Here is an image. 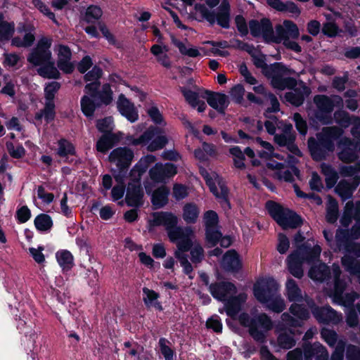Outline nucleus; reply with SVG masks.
I'll return each mask as SVG.
<instances>
[{
    "label": "nucleus",
    "mask_w": 360,
    "mask_h": 360,
    "mask_svg": "<svg viewBox=\"0 0 360 360\" xmlns=\"http://www.w3.org/2000/svg\"><path fill=\"white\" fill-rule=\"evenodd\" d=\"M310 309L313 316L320 323L338 325L342 321V314L333 309L330 306L319 307L314 304Z\"/></svg>",
    "instance_id": "dca6fc26"
},
{
    "label": "nucleus",
    "mask_w": 360,
    "mask_h": 360,
    "mask_svg": "<svg viewBox=\"0 0 360 360\" xmlns=\"http://www.w3.org/2000/svg\"><path fill=\"white\" fill-rule=\"evenodd\" d=\"M56 257L63 271H68L73 266V256L70 252L60 250L56 252Z\"/></svg>",
    "instance_id": "c03bdc74"
},
{
    "label": "nucleus",
    "mask_w": 360,
    "mask_h": 360,
    "mask_svg": "<svg viewBox=\"0 0 360 360\" xmlns=\"http://www.w3.org/2000/svg\"><path fill=\"white\" fill-rule=\"evenodd\" d=\"M113 92L108 83L103 84L101 91L96 94V98H94L97 103L102 105H109L112 101Z\"/></svg>",
    "instance_id": "a19ab883"
},
{
    "label": "nucleus",
    "mask_w": 360,
    "mask_h": 360,
    "mask_svg": "<svg viewBox=\"0 0 360 360\" xmlns=\"http://www.w3.org/2000/svg\"><path fill=\"white\" fill-rule=\"evenodd\" d=\"M339 216L338 204L335 199L329 196L327 202L326 218L328 223L334 224Z\"/></svg>",
    "instance_id": "79ce46f5"
},
{
    "label": "nucleus",
    "mask_w": 360,
    "mask_h": 360,
    "mask_svg": "<svg viewBox=\"0 0 360 360\" xmlns=\"http://www.w3.org/2000/svg\"><path fill=\"white\" fill-rule=\"evenodd\" d=\"M186 249L187 248H186L185 246H181L180 250H175L174 256L179 260L181 266L183 267L184 274L188 275L190 278H193L191 273L193 269L188 259V255L186 252L188 250H186Z\"/></svg>",
    "instance_id": "e433bc0d"
},
{
    "label": "nucleus",
    "mask_w": 360,
    "mask_h": 360,
    "mask_svg": "<svg viewBox=\"0 0 360 360\" xmlns=\"http://www.w3.org/2000/svg\"><path fill=\"white\" fill-rule=\"evenodd\" d=\"M314 117L323 125L331 124L333 122L332 112L316 109L314 112Z\"/></svg>",
    "instance_id": "0e129e2a"
},
{
    "label": "nucleus",
    "mask_w": 360,
    "mask_h": 360,
    "mask_svg": "<svg viewBox=\"0 0 360 360\" xmlns=\"http://www.w3.org/2000/svg\"><path fill=\"white\" fill-rule=\"evenodd\" d=\"M143 191L140 183L132 182L128 184L125 201L129 207H139L143 204Z\"/></svg>",
    "instance_id": "a878e982"
},
{
    "label": "nucleus",
    "mask_w": 360,
    "mask_h": 360,
    "mask_svg": "<svg viewBox=\"0 0 360 360\" xmlns=\"http://www.w3.org/2000/svg\"><path fill=\"white\" fill-rule=\"evenodd\" d=\"M360 183V178H354L352 182L347 180H341L336 186L335 193L345 201L352 197L353 193Z\"/></svg>",
    "instance_id": "cd10ccee"
},
{
    "label": "nucleus",
    "mask_w": 360,
    "mask_h": 360,
    "mask_svg": "<svg viewBox=\"0 0 360 360\" xmlns=\"http://www.w3.org/2000/svg\"><path fill=\"white\" fill-rule=\"evenodd\" d=\"M309 276L316 281L323 282L332 279L334 283L333 266L330 270L329 267L323 263H320L319 265L312 266L309 271Z\"/></svg>",
    "instance_id": "c85d7f7f"
},
{
    "label": "nucleus",
    "mask_w": 360,
    "mask_h": 360,
    "mask_svg": "<svg viewBox=\"0 0 360 360\" xmlns=\"http://www.w3.org/2000/svg\"><path fill=\"white\" fill-rule=\"evenodd\" d=\"M266 207L271 217L284 229H295L301 224L298 215L273 201H268Z\"/></svg>",
    "instance_id": "9b49d317"
},
{
    "label": "nucleus",
    "mask_w": 360,
    "mask_h": 360,
    "mask_svg": "<svg viewBox=\"0 0 360 360\" xmlns=\"http://www.w3.org/2000/svg\"><path fill=\"white\" fill-rule=\"evenodd\" d=\"M278 289V283L273 278H268L261 283L255 285L254 295L257 300L265 304L277 292Z\"/></svg>",
    "instance_id": "6ab92c4d"
},
{
    "label": "nucleus",
    "mask_w": 360,
    "mask_h": 360,
    "mask_svg": "<svg viewBox=\"0 0 360 360\" xmlns=\"http://www.w3.org/2000/svg\"><path fill=\"white\" fill-rule=\"evenodd\" d=\"M169 189L162 186L156 189L152 195V203L157 208L162 207L168 202Z\"/></svg>",
    "instance_id": "4c0bfd02"
},
{
    "label": "nucleus",
    "mask_w": 360,
    "mask_h": 360,
    "mask_svg": "<svg viewBox=\"0 0 360 360\" xmlns=\"http://www.w3.org/2000/svg\"><path fill=\"white\" fill-rule=\"evenodd\" d=\"M201 97L206 99L208 105L219 113L225 114V110L229 104L228 96L226 94L210 90H205Z\"/></svg>",
    "instance_id": "aec40b11"
},
{
    "label": "nucleus",
    "mask_w": 360,
    "mask_h": 360,
    "mask_svg": "<svg viewBox=\"0 0 360 360\" xmlns=\"http://www.w3.org/2000/svg\"><path fill=\"white\" fill-rule=\"evenodd\" d=\"M252 61L255 66L262 70L263 74L268 78H271V85L273 88L283 91L285 89H292L297 86L296 79L292 77H284L283 75L290 74L292 70L289 69L283 63L276 62L271 65H268L265 60V56H257L254 52L252 55Z\"/></svg>",
    "instance_id": "7ed1b4c3"
},
{
    "label": "nucleus",
    "mask_w": 360,
    "mask_h": 360,
    "mask_svg": "<svg viewBox=\"0 0 360 360\" xmlns=\"http://www.w3.org/2000/svg\"><path fill=\"white\" fill-rule=\"evenodd\" d=\"M276 39H273V43L280 44L283 39H297L300 36V32L297 25L293 21L285 20L283 21V27L278 25L276 27Z\"/></svg>",
    "instance_id": "5701e85b"
},
{
    "label": "nucleus",
    "mask_w": 360,
    "mask_h": 360,
    "mask_svg": "<svg viewBox=\"0 0 360 360\" xmlns=\"http://www.w3.org/2000/svg\"><path fill=\"white\" fill-rule=\"evenodd\" d=\"M341 32L342 30L335 22H326L323 23L321 32L328 37H335Z\"/></svg>",
    "instance_id": "4d7b16f0"
},
{
    "label": "nucleus",
    "mask_w": 360,
    "mask_h": 360,
    "mask_svg": "<svg viewBox=\"0 0 360 360\" xmlns=\"http://www.w3.org/2000/svg\"><path fill=\"white\" fill-rule=\"evenodd\" d=\"M337 158H359L356 154V143L355 140L344 136L338 141Z\"/></svg>",
    "instance_id": "bb28decb"
},
{
    "label": "nucleus",
    "mask_w": 360,
    "mask_h": 360,
    "mask_svg": "<svg viewBox=\"0 0 360 360\" xmlns=\"http://www.w3.org/2000/svg\"><path fill=\"white\" fill-rule=\"evenodd\" d=\"M222 267L228 271H238L242 266L238 254L234 250H230L224 255Z\"/></svg>",
    "instance_id": "473e14b6"
},
{
    "label": "nucleus",
    "mask_w": 360,
    "mask_h": 360,
    "mask_svg": "<svg viewBox=\"0 0 360 360\" xmlns=\"http://www.w3.org/2000/svg\"><path fill=\"white\" fill-rule=\"evenodd\" d=\"M37 72L40 77L45 79H58L60 78V73L52 60L39 67Z\"/></svg>",
    "instance_id": "f704fd0d"
},
{
    "label": "nucleus",
    "mask_w": 360,
    "mask_h": 360,
    "mask_svg": "<svg viewBox=\"0 0 360 360\" xmlns=\"http://www.w3.org/2000/svg\"><path fill=\"white\" fill-rule=\"evenodd\" d=\"M180 91L184 96L185 101L193 108H195L198 105L199 99L198 93L192 91L185 86H180Z\"/></svg>",
    "instance_id": "6e6d98bb"
},
{
    "label": "nucleus",
    "mask_w": 360,
    "mask_h": 360,
    "mask_svg": "<svg viewBox=\"0 0 360 360\" xmlns=\"http://www.w3.org/2000/svg\"><path fill=\"white\" fill-rule=\"evenodd\" d=\"M189 250H191L190 253L193 263L199 264L202 261L205 257L204 250L196 240L194 239L192 241V246Z\"/></svg>",
    "instance_id": "864d4df0"
},
{
    "label": "nucleus",
    "mask_w": 360,
    "mask_h": 360,
    "mask_svg": "<svg viewBox=\"0 0 360 360\" xmlns=\"http://www.w3.org/2000/svg\"><path fill=\"white\" fill-rule=\"evenodd\" d=\"M117 108L120 113L130 122L133 123L138 120L139 114L134 104L123 94L118 96Z\"/></svg>",
    "instance_id": "b1692460"
},
{
    "label": "nucleus",
    "mask_w": 360,
    "mask_h": 360,
    "mask_svg": "<svg viewBox=\"0 0 360 360\" xmlns=\"http://www.w3.org/2000/svg\"><path fill=\"white\" fill-rule=\"evenodd\" d=\"M266 207L271 217L284 229H295L301 224L298 215L273 201H268Z\"/></svg>",
    "instance_id": "9d476101"
},
{
    "label": "nucleus",
    "mask_w": 360,
    "mask_h": 360,
    "mask_svg": "<svg viewBox=\"0 0 360 360\" xmlns=\"http://www.w3.org/2000/svg\"><path fill=\"white\" fill-rule=\"evenodd\" d=\"M32 5L37 8L41 13L46 15L49 19L56 25H59L58 21L56 18L54 13H53L49 6L46 5L41 0H32Z\"/></svg>",
    "instance_id": "5fc2aeb1"
},
{
    "label": "nucleus",
    "mask_w": 360,
    "mask_h": 360,
    "mask_svg": "<svg viewBox=\"0 0 360 360\" xmlns=\"http://www.w3.org/2000/svg\"><path fill=\"white\" fill-rule=\"evenodd\" d=\"M58 153L60 156L72 155H75V148L71 142L65 139H61L58 141Z\"/></svg>",
    "instance_id": "052dcab7"
},
{
    "label": "nucleus",
    "mask_w": 360,
    "mask_h": 360,
    "mask_svg": "<svg viewBox=\"0 0 360 360\" xmlns=\"http://www.w3.org/2000/svg\"><path fill=\"white\" fill-rule=\"evenodd\" d=\"M195 9L199 12L202 18L206 20L210 25L215 22L224 29L230 27L231 6L228 0H223L218 7L217 13L210 11L204 4H196Z\"/></svg>",
    "instance_id": "6e6552de"
},
{
    "label": "nucleus",
    "mask_w": 360,
    "mask_h": 360,
    "mask_svg": "<svg viewBox=\"0 0 360 360\" xmlns=\"http://www.w3.org/2000/svg\"><path fill=\"white\" fill-rule=\"evenodd\" d=\"M52 39L47 37H42L39 39L36 46L31 51L27 57V61L34 67H40L52 59L50 50Z\"/></svg>",
    "instance_id": "f8f14e48"
},
{
    "label": "nucleus",
    "mask_w": 360,
    "mask_h": 360,
    "mask_svg": "<svg viewBox=\"0 0 360 360\" xmlns=\"http://www.w3.org/2000/svg\"><path fill=\"white\" fill-rule=\"evenodd\" d=\"M160 350L165 360H174L175 352L168 345L169 342L165 338H161L158 342Z\"/></svg>",
    "instance_id": "13d9d810"
},
{
    "label": "nucleus",
    "mask_w": 360,
    "mask_h": 360,
    "mask_svg": "<svg viewBox=\"0 0 360 360\" xmlns=\"http://www.w3.org/2000/svg\"><path fill=\"white\" fill-rule=\"evenodd\" d=\"M209 290L213 297L221 302H225L236 292V286L230 282L212 283Z\"/></svg>",
    "instance_id": "4be33fe9"
},
{
    "label": "nucleus",
    "mask_w": 360,
    "mask_h": 360,
    "mask_svg": "<svg viewBox=\"0 0 360 360\" xmlns=\"http://www.w3.org/2000/svg\"><path fill=\"white\" fill-rule=\"evenodd\" d=\"M247 300L245 293H240L237 296H231L224 304V309L229 316L234 318L241 309V306Z\"/></svg>",
    "instance_id": "c756f323"
},
{
    "label": "nucleus",
    "mask_w": 360,
    "mask_h": 360,
    "mask_svg": "<svg viewBox=\"0 0 360 360\" xmlns=\"http://www.w3.org/2000/svg\"><path fill=\"white\" fill-rule=\"evenodd\" d=\"M1 18L2 15H0V41H8L15 32V25Z\"/></svg>",
    "instance_id": "49530a36"
},
{
    "label": "nucleus",
    "mask_w": 360,
    "mask_h": 360,
    "mask_svg": "<svg viewBox=\"0 0 360 360\" xmlns=\"http://www.w3.org/2000/svg\"><path fill=\"white\" fill-rule=\"evenodd\" d=\"M335 122L342 128H347L353 121L352 115L342 109L336 110L333 114Z\"/></svg>",
    "instance_id": "8fccbe9b"
},
{
    "label": "nucleus",
    "mask_w": 360,
    "mask_h": 360,
    "mask_svg": "<svg viewBox=\"0 0 360 360\" xmlns=\"http://www.w3.org/2000/svg\"><path fill=\"white\" fill-rule=\"evenodd\" d=\"M162 130L156 126H150L138 138L129 136L127 139L129 145L140 146L143 150L141 158H156L152 154H145V151L153 153L165 148L169 143L167 136L162 135Z\"/></svg>",
    "instance_id": "20e7f679"
},
{
    "label": "nucleus",
    "mask_w": 360,
    "mask_h": 360,
    "mask_svg": "<svg viewBox=\"0 0 360 360\" xmlns=\"http://www.w3.org/2000/svg\"><path fill=\"white\" fill-rule=\"evenodd\" d=\"M321 338L325 342L331 347L338 345V334L335 331L328 328H323L321 330Z\"/></svg>",
    "instance_id": "e2e57ef3"
},
{
    "label": "nucleus",
    "mask_w": 360,
    "mask_h": 360,
    "mask_svg": "<svg viewBox=\"0 0 360 360\" xmlns=\"http://www.w3.org/2000/svg\"><path fill=\"white\" fill-rule=\"evenodd\" d=\"M301 87L297 88L296 86L290 90L293 91L286 92L285 94V98L286 101L295 107L301 106L305 100V97L311 94L310 88L306 85L305 83L301 82Z\"/></svg>",
    "instance_id": "393cba45"
},
{
    "label": "nucleus",
    "mask_w": 360,
    "mask_h": 360,
    "mask_svg": "<svg viewBox=\"0 0 360 360\" xmlns=\"http://www.w3.org/2000/svg\"><path fill=\"white\" fill-rule=\"evenodd\" d=\"M80 105L82 113L89 118L92 117L95 110L101 107V103H97L96 100H93L86 95L81 98Z\"/></svg>",
    "instance_id": "c9c22d12"
},
{
    "label": "nucleus",
    "mask_w": 360,
    "mask_h": 360,
    "mask_svg": "<svg viewBox=\"0 0 360 360\" xmlns=\"http://www.w3.org/2000/svg\"><path fill=\"white\" fill-rule=\"evenodd\" d=\"M143 301L148 308L155 307L159 310L162 309L161 304L158 300L160 297L158 292L148 288H143Z\"/></svg>",
    "instance_id": "58836bf2"
},
{
    "label": "nucleus",
    "mask_w": 360,
    "mask_h": 360,
    "mask_svg": "<svg viewBox=\"0 0 360 360\" xmlns=\"http://www.w3.org/2000/svg\"><path fill=\"white\" fill-rule=\"evenodd\" d=\"M120 141V136L114 133L103 134L96 143V150L98 152L105 153L112 148Z\"/></svg>",
    "instance_id": "72a5a7b5"
},
{
    "label": "nucleus",
    "mask_w": 360,
    "mask_h": 360,
    "mask_svg": "<svg viewBox=\"0 0 360 360\" xmlns=\"http://www.w3.org/2000/svg\"><path fill=\"white\" fill-rule=\"evenodd\" d=\"M266 166L269 169L274 171V176L278 180H283L287 182H292L294 176L300 177V171L294 165L283 164L276 162L274 159H269Z\"/></svg>",
    "instance_id": "4468645a"
},
{
    "label": "nucleus",
    "mask_w": 360,
    "mask_h": 360,
    "mask_svg": "<svg viewBox=\"0 0 360 360\" xmlns=\"http://www.w3.org/2000/svg\"><path fill=\"white\" fill-rule=\"evenodd\" d=\"M314 103L316 108L321 110L333 112L335 108V102L329 96L323 94H318L314 97Z\"/></svg>",
    "instance_id": "ea45409f"
},
{
    "label": "nucleus",
    "mask_w": 360,
    "mask_h": 360,
    "mask_svg": "<svg viewBox=\"0 0 360 360\" xmlns=\"http://www.w3.org/2000/svg\"><path fill=\"white\" fill-rule=\"evenodd\" d=\"M103 15L102 9L98 6L91 5L86 11L85 20L90 23L94 20H98Z\"/></svg>",
    "instance_id": "680f3d73"
},
{
    "label": "nucleus",
    "mask_w": 360,
    "mask_h": 360,
    "mask_svg": "<svg viewBox=\"0 0 360 360\" xmlns=\"http://www.w3.org/2000/svg\"><path fill=\"white\" fill-rule=\"evenodd\" d=\"M240 323L249 328V333L257 342H263L265 340L266 333L273 327L271 319L265 314H260L250 318L246 313L239 315Z\"/></svg>",
    "instance_id": "0eeeda50"
},
{
    "label": "nucleus",
    "mask_w": 360,
    "mask_h": 360,
    "mask_svg": "<svg viewBox=\"0 0 360 360\" xmlns=\"http://www.w3.org/2000/svg\"><path fill=\"white\" fill-rule=\"evenodd\" d=\"M333 278H334V290L331 297L333 303L342 305L345 307H351L353 305L359 295L356 292H352L343 295L346 288L347 283L345 278H341V270L338 264H333Z\"/></svg>",
    "instance_id": "1a4fd4ad"
},
{
    "label": "nucleus",
    "mask_w": 360,
    "mask_h": 360,
    "mask_svg": "<svg viewBox=\"0 0 360 360\" xmlns=\"http://www.w3.org/2000/svg\"><path fill=\"white\" fill-rule=\"evenodd\" d=\"M199 210L193 203H187L183 208V219L187 224H194L199 216Z\"/></svg>",
    "instance_id": "37998d69"
},
{
    "label": "nucleus",
    "mask_w": 360,
    "mask_h": 360,
    "mask_svg": "<svg viewBox=\"0 0 360 360\" xmlns=\"http://www.w3.org/2000/svg\"><path fill=\"white\" fill-rule=\"evenodd\" d=\"M172 43L179 49L181 54L188 56L192 58H196L200 55V51L196 48L187 49L186 45L179 39H176L174 35H171Z\"/></svg>",
    "instance_id": "de8ad7c7"
},
{
    "label": "nucleus",
    "mask_w": 360,
    "mask_h": 360,
    "mask_svg": "<svg viewBox=\"0 0 360 360\" xmlns=\"http://www.w3.org/2000/svg\"><path fill=\"white\" fill-rule=\"evenodd\" d=\"M208 159H200L199 171L206 184L208 186L210 192L216 197L221 206L226 209L231 207L229 200V191L222 177L217 172L212 171L209 172L203 166L207 164Z\"/></svg>",
    "instance_id": "423d86ee"
},
{
    "label": "nucleus",
    "mask_w": 360,
    "mask_h": 360,
    "mask_svg": "<svg viewBox=\"0 0 360 360\" xmlns=\"http://www.w3.org/2000/svg\"><path fill=\"white\" fill-rule=\"evenodd\" d=\"M342 130L337 127H323L316 134V138L309 137L307 140L311 158H326L328 153L335 150V140L342 134Z\"/></svg>",
    "instance_id": "39448f33"
},
{
    "label": "nucleus",
    "mask_w": 360,
    "mask_h": 360,
    "mask_svg": "<svg viewBox=\"0 0 360 360\" xmlns=\"http://www.w3.org/2000/svg\"><path fill=\"white\" fill-rule=\"evenodd\" d=\"M60 83L53 81L46 84L44 91L46 102L54 103L56 94L60 89Z\"/></svg>",
    "instance_id": "603ef678"
},
{
    "label": "nucleus",
    "mask_w": 360,
    "mask_h": 360,
    "mask_svg": "<svg viewBox=\"0 0 360 360\" xmlns=\"http://www.w3.org/2000/svg\"><path fill=\"white\" fill-rule=\"evenodd\" d=\"M177 173L176 167L172 163H157L149 170L150 179L155 183H166Z\"/></svg>",
    "instance_id": "f3484780"
},
{
    "label": "nucleus",
    "mask_w": 360,
    "mask_h": 360,
    "mask_svg": "<svg viewBox=\"0 0 360 360\" xmlns=\"http://www.w3.org/2000/svg\"><path fill=\"white\" fill-rule=\"evenodd\" d=\"M285 289L286 296L290 302H295L294 304H297L302 307H303L302 304H300L298 302H304L309 308H312V307L314 305V302L312 299L309 298L307 295H302L300 288L298 287L296 282L293 279L289 278L285 284ZM305 309L307 308L305 307Z\"/></svg>",
    "instance_id": "412c9836"
},
{
    "label": "nucleus",
    "mask_w": 360,
    "mask_h": 360,
    "mask_svg": "<svg viewBox=\"0 0 360 360\" xmlns=\"http://www.w3.org/2000/svg\"><path fill=\"white\" fill-rule=\"evenodd\" d=\"M265 304H266V307L269 309L276 313L283 311L285 308L284 300L281 297V295L278 294L277 292L273 295Z\"/></svg>",
    "instance_id": "09e8293b"
},
{
    "label": "nucleus",
    "mask_w": 360,
    "mask_h": 360,
    "mask_svg": "<svg viewBox=\"0 0 360 360\" xmlns=\"http://www.w3.org/2000/svg\"><path fill=\"white\" fill-rule=\"evenodd\" d=\"M304 356L305 360H328L329 355L326 348L319 342H314L312 345L304 349Z\"/></svg>",
    "instance_id": "2f4dec72"
},
{
    "label": "nucleus",
    "mask_w": 360,
    "mask_h": 360,
    "mask_svg": "<svg viewBox=\"0 0 360 360\" xmlns=\"http://www.w3.org/2000/svg\"><path fill=\"white\" fill-rule=\"evenodd\" d=\"M307 252L302 248H297L288 257V270L293 276L297 278H301L303 276L302 264L304 262L310 263V260L305 257Z\"/></svg>",
    "instance_id": "a211bd4d"
},
{
    "label": "nucleus",
    "mask_w": 360,
    "mask_h": 360,
    "mask_svg": "<svg viewBox=\"0 0 360 360\" xmlns=\"http://www.w3.org/2000/svg\"><path fill=\"white\" fill-rule=\"evenodd\" d=\"M250 34L253 37H262L264 41L267 43H273L276 39L274 27L269 18H263L259 21L256 19H252L248 22Z\"/></svg>",
    "instance_id": "ddd939ff"
},
{
    "label": "nucleus",
    "mask_w": 360,
    "mask_h": 360,
    "mask_svg": "<svg viewBox=\"0 0 360 360\" xmlns=\"http://www.w3.org/2000/svg\"><path fill=\"white\" fill-rule=\"evenodd\" d=\"M169 240L176 243V250H180L181 246H185L189 250L192 246V241L195 239V234L191 227H181L176 226L167 233Z\"/></svg>",
    "instance_id": "2eb2a0df"
},
{
    "label": "nucleus",
    "mask_w": 360,
    "mask_h": 360,
    "mask_svg": "<svg viewBox=\"0 0 360 360\" xmlns=\"http://www.w3.org/2000/svg\"><path fill=\"white\" fill-rule=\"evenodd\" d=\"M245 92V88L241 84L234 85L229 91L232 101L235 103L240 105L243 103Z\"/></svg>",
    "instance_id": "bf43d9fd"
},
{
    "label": "nucleus",
    "mask_w": 360,
    "mask_h": 360,
    "mask_svg": "<svg viewBox=\"0 0 360 360\" xmlns=\"http://www.w3.org/2000/svg\"><path fill=\"white\" fill-rule=\"evenodd\" d=\"M177 223V217L171 212H161L154 215L153 224L156 226H164L167 233L174 228Z\"/></svg>",
    "instance_id": "7c9ffc66"
},
{
    "label": "nucleus",
    "mask_w": 360,
    "mask_h": 360,
    "mask_svg": "<svg viewBox=\"0 0 360 360\" xmlns=\"http://www.w3.org/2000/svg\"><path fill=\"white\" fill-rule=\"evenodd\" d=\"M346 346V340L345 339H339L338 345L334 352L332 353L330 359L328 360H344V352Z\"/></svg>",
    "instance_id": "774afa93"
},
{
    "label": "nucleus",
    "mask_w": 360,
    "mask_h": 360,
    "mask_svg": "<svg viewBox=\"0 0 360 360\" xmlns=\"http://www.w3.org/2000/svg\"><path fill=\"white\" fill-rule=\"evenodd\" d=\"M289 311L296 318L285 312L282 314L281 321L276 327L279 333L277 339L278 345L285 349H289L295 345V340L293 338L294 330L292 328L301 327L303 321L309 318L308 309L297 304H292Z\"/></svg>",
    "instance_id": "f03ea898"
},
{
    "label": "nucleus",
    "mask_w": 360,
    "mask_h": 360,
    "mask_svg": "<svg viewBox=\"0 0 360 360\" xmlns=\"http://www.w3.org/2000/svg\"><path fill=\"white\" fill-rule=\"evenodd\" d=\"M206 231V239L210 246H214L221 238L222 234L217 227L208 228Z\"/></svg>",
    "instance_id": "338daca9"
},
{
    "label": "nucleus",
    "mask_w": 360,
    "mask_h": 360,
    "mask_svg": "<svg viewBox=\"0 0 360 360\" xmlns=\"http://www.w3.org/2000/svg\"><path fill=\"white\" fill-rule=\"evenodd\" d=\"M112 121L110 117H107L103 119H99L96 121V127L97 129L105 134L106 133H113L112 132Z\"/></svg>",
    "instance_id": "69168bd1"
},
{
    "label": "nucleus",
    "mask_w": 360,
    "mask_h": 360,
    "mask_svg": "<svg viewBox=\"0 0 360 360\" xmlns=\"http://www.w3.org/2000/svg\"><path fill=\"white\" fill-rule=\"evenodd\" d=\"M34 225L38 231H46L52 227L53 221L49 215L40 214L34 219Z\"/></svg>",
    "instance_id": "3c124183"
},
{
    "label": "nucleus",
    "mask_w": 360,
    "mask_h": 360,
    "mask_svg": "<svg viewBox=\"0 0 360 360\" xmlns=\"http://www.w3.org/2000/svg\"><path fill=\"white\" fill-rule=\"evenodd\" d=\"M355 220L354 225L350 230L338 229L335 234V241L333 240V233L330 231L324 230L323 236L328 245L338 250L344 249L349 253H353L357 257H360V245L351 246L350 242L360 237V200L355 204L352 201L346 203L344 212L340 219L341 225L348 227L352 219ZM342 264L345 270L351 274H360V259H356L353 256L345 255L342 258Z\"/></svg>",
    "instance_id": "f257e3e1"
},
{
    "label": "nucleus",
    "mask_w": 360,
    "mask_h": 360,
    "mask_svg": "<svg viewBox=\"0 0 360 360\" xmlns=\"http://www.w3.org/2000/svg\"><path fill=\"white\" fill-rule=\"evenodd\" d=\"M322 173L326 176V184L328 188H333L338 181V174L330 165L327 164H322L321 166Z\"/></svg>",
    "instance_id": "a18cd8bd"
}]
</instances>
